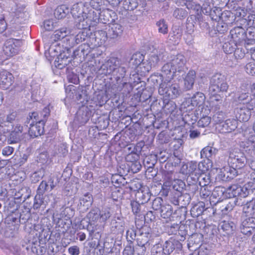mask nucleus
Listing matches in <instances>:
<instances>
[{"instance_id":"obj_1","label":"nucleus","mask_w":255,"mask_h":255,"mask_svg":"<svg viewBox=\"0 0 255 255\" xmlns=\"http://www.w3.org/2000/svg\"><path fill=\"white\" fill-rule=\"evenodd\" d=\"M229 85L225 76L221 74L214 75L210 79L209 92L213 95L220 92H227Z\"/></svg>"},{"instance_id":"obj_2","label":"nucleus","mask_w":255,"mask_h":255,"mask_svg":"<svg viewBox=\"0 0 255 255\" xmlns=\"http://www.w3.org/2000/svg\"><path fill=\"white\" fill-rule=\"evenodd\" d=\"M158 93L166 99H173L178 97L181 91L178 84H171L170 81L165 80L160 84Z\"/></svg>"},{"instance_id":"obj_3","label":"nucleus","mask_w":255,"mask_h":255,"mask_svg":"<svg viewBox=\"0 0 255 255\" xmlns=\"http://www.w3.org/2000/svg\"><path fill=\"white\" fill-rule=\"evenodd\" d=\"M254 187H255V184L249 181L243 186L236 184L232 185L228 188L227 191L230 194V197L233 196V197L246 198L251 195V193L254 194Z\"/></svg>"},{"instance_id":"obj_4","label":"nucleus","mask_w":255,"mask_h":255,"mask_svg":"<svg viewBox=\"0 0 255 255\" xmlns=\"http://www.w3.org/2000/svg\"><path fill=\"white\" fill-rule=\"evenodd\" d=\"M228 162L234 169H241L247 163V158L244 153L238 149L230 151Z\"/></svg>"},{"instance_id":"obj_5","label":"nucleus","mask_w":255,"mask_h":255,"mask_svg":"<svg viewBox=\"0 0 255 255\" xmlns=\"http://www.w3.org/2000/svg\"><path fill=\"white\" fill-rule=\"evenodd\" d=\"M206 97L201 92H196L190 99L186 100L181 105V109H186V111H192L196 107H200L205 102Z\"/></svg>"},{"instance_id":"obj_6","label":"nucleus","mask_w":255,"mask_h":255,"mask_svg":"<svg viewBox=\"0 0 255 255\" xmlns=\"http://www.w3.org/2000/svg\"><path fill=\"white\" fill-rule=\"evenodd\" d=\"M170 62L174 69V72L177 74L185 73L187 70L186 59L184 55L178 54L171 57Z\"/></svg>"},{"instance_id":"obj_7","label":"nucleus","mask_w":255,"mask_h":255,"mask_svg":"<svg viewBox=\"0 0 255 255\" xmlns=\"http://www.w3.org/2000/svg\"><path fill=\"white\" fill-rule=\"evenodd\" d=\"M177 191L175 192L170 199L171 203L175 205L179 206L181 208L185 207L190 202L191 197L189 194H183L176 189Z\"/></svg>"},{"instance_id":"obj_8","label":"nucleus","mask_w":255,"mask_h":255,"mask_svg":"<svg viewBox=\"0 0 255 255\" xmlns=\"http://www.w3.org/2000/svg\"><path fill=\"white\" fill-rule=\"evenodd\" d=\"M254 103L247 106L238 107L234 110L236 118L240 122H247L251 116V111L254 109Z\"/></svg>"},{"instance_id":"obj_9","label":"nucleus","mask_w":255,"mask_h":255,"mask_svg":"<svg viewBox=\"0 0 255 255\" xmlns=\"http://www.w3.org/2000/svg\"><path fill=\"white\" fill-rule=\"evenodd\" d=\"M90 33V29H85L80 31L76 36L70 35L66 38V46L73 47L76 44L86 41L88 34Z\"/></svg>"},{"instance_id":"obj_10","label":"nucleus","mask_w":255,"mask_h":255,"mask_svg":"<svg viewBox=\"0 0 255 255\" xmlns=\"http://www.w3.org/2000/svg\"><path fill=\"white\" fill-rule=\"evenodd\" d=\"M120 65V61L118 58L111 57L100 69L101 73L104 75L113 74L117 67Z\"/></svg>"},{"instance_id":"obj_11","label":"nucleus","mask_w":255,"mask_h":255,"mask_svg":"<svg viewBox=\"0 0 255 255\" xmlns=\"http://www.w3.org/2000/svg\"><path fill=\"white\" fill-rule=\"evenodd\" d=\"M6 224L4 235L8 238L14 237L15 235L16 216L13 214L7 216L5 219Z\"/></svg>"},{"instance_id":"obj_12","label":"nucleus","mask_w":255,"mask_h":255,"mask_svg":"<svg viewBox=\"0 0 255 255\" xmlns=\"http://www.w3.org/2000/svg\"><path fill=\"white\" fill-rule=\"evenodd\" d=\"M90 8L89 2H79L73 5L71 13L75 19L86 15Z\"/></svg>"},{"instance_id":"obj_13","label":"nucleus","mask_w":255,"mask_h":255,"mask_svg":"<svg viewBox=\"0 0 255 255\" xmlns=\"http://www.w3.org/2000/svg\"><path fill=\"white\" fill-rule=\"evenodd\" d=\"M230 35L233 41L235 43H239V45L245 41L247 38L246 31L241 26L236 27L231 30Z\"/></svg>"},{"instance_id":"obj_14","label":"nucleus","mask_w":255,"mask_h":255,"mask_svg":"<svg viewBox=\"0 0 255 255\" xmlns=\"http://www.w3.org/2000/svg\"><path fill=\"white\" fill-rule=\"evenodd\" d=\"M238 127V122L234 119H228L222 122L217 127L222 133H229L235 130Z\"/></svg>"},{"instance_id":"obj_15","label":"nucleus","mask_w":255,"mask_h":255,"mask_svg":"<svg viewBox=\"0 0 255 255\" xmlns=\"http://www.w3.org/2000/svg\"><path fill=\"white\" fill-rule=\"evenodd\" d=\"M218 152V149L212 146H206L204 147L200 151V156L201 158H206L207 159L210 166H212L213 159L215 158Z\"/></svg>"},{"instance_id":"obj_16","label":"nucleus","mask_w":255,"mask_h":255,"mask_svg":"<svg viewBox=\"0 0 255 255\" xmlns=\"http://www.w3.org/2000/svg\"><path fill=\"white\" fill-rule=\"evenodd\" d=\"M44 120H40L38 122H31L30 124L28 132L30 136L34 138L41 135L44 132Z\"/></svg>"},{"instance_id":"obj_17","label":"nucleus","mask_w":255,"mask_h":255,"mask_svg":"<svg viewBox=\"0 0 255 255\" xmlns=\"http://www.w3.org/2000/svg\"><path fill=\"white\" fill-rule=\"evenodd\" d=\"M151 235L149 233L141 232L136 239L137 244L141 250V253L144 254L146 250V248L149 246V239Z\"/></svg>"},{"instance_id":"obj_18","label":"nucleus","mask_w":255,"mask_h":255,"mask_svg":"<svg viewBox=\"0 0 255 255\" xmlns=\"http://www.w3.org/2000/svg\"><path fill=\"white\" fill-rule=\"evenodd\" d=\"M124 27L119 23H113L109 26L107 32L108 36L110 39H116L120 37L124 31Z\"/></svg>"},{"instance_id":"obj_19","label":"nucleus","mask_w":255,"mask_h":255,"mask_svg":"<svg viewBox=\"0 0 255 255\" xmlns=\"http://www.w3.org/2000/svg\"><path fill=\"white\" fill-rule=\"evenodd\" d=\"M207 210L212 211L213 214H214L215 211H216L213 207H209L205 208V203L201 202L192 207L191 209L190 212L191 216L193 218H196L201 215L204 212H206Z\"/></svg>"},{"instance_id":"obj_20","label":"nucleus","mask_w":255,"mask_h":255,"mask_svg":"<svg viewBox=\"0 0 255 255\" xmlns=\"http://www.w3.org/2000/svg\"><path fill=\"white\" fill-rule=\"evenodd\" d=\"M100 13L101 20L105 24L114 22L117 17V14L113 10L106 7L100 12Z\"/></svg>"},{"instance_id":"obj_21","label":"nucleus","mask_w":255,"mask_h":255,"mask_svg":"<svg viewBox=\"0 0 255 255\" xmlns=\"http://www.w3.org/2000/svg\"><path fill=\"white\" fill-rule=\"evenodd\" d=\"M28 242L29 245L26 247V249H28L29 247H30L33 253L38 255H42L45 252L44 247L40 245V241L39 238L37 237L32 240H29Z\"/></svg>"},{"instance_id":"obj_22","label":"nucleus","mask_w":255,"mask_h":255,"mask_svg":"<svg viewBox=\"0 0 255 255\" xmlns=\"http://www.w3.org/2000/svg\"><path fill=\"white\" fill-rule=\"evenodd\" d=\"M143 145V143L142 142L137 143L136 146L134 147L133 150L126 156V161L129 163L138 161L139 158V154Z\"/></svg>"},{"instance_id":"obj_23","label":"nucleus","mask_w":255,"mask_h":255,"mask_svg":"<svg viewBox=\"0 0 255 255\" xmlns=\"http://www.w3.org/2000/svg\"><path fill=\"white\" fill-rule=\"evenodd\" d=\"M111 230L115 234H122L124 232L125 222L119 218L117 220L112 219L111 223Z\"/></svg>"},{"instance_id":"obj_24","label":"nucleus","mask_w":255,"mask_h":255,"mask_svg":"<svg viewBox=\"0 0 255 255\" xmlns=\"http://www.w3.org/2000/svg\"><path fill=\"white\" fill-rule=\"evenodd\" d=\"M89 19L87 18L86 15H83L75 19V25L78 29L82 30L89 29V27L94 26V23L90 22Z\"/></svg>"},{"instance_id":"obj_25","label":"nucleus","mask_w":255,"mask_h":255,"mask_svg":"<svg viewBox=\"0 0 255 255\" xmlns=\"http://www.w3.org/2000/svg\"><path fill=\"white\" fill-rule=\"evenodd\" d=\"M55 186L54 180L51 178L48 179L47 182L42 181L37 188L36 194L43 196L46 191H51Z\"/></svg>"},{"instance_id":"obj_26","label":"nucleus","mask_w":255,"mask_h":255,"mask_svg":"<svg viewBox=\"0 0 255 255\" xmlns=\"http://www.w3.org/2000/svg\"><path fill=\"white\" fill-rule=\"evenodd\" d=\"M150 196L149 190L147 187L139 189L136 194V199L140 202L141 205L147 203L149 200Z\"/></svg>"},{"instance_id":"obj_27","label":"nucleus","mask_w":255,"mask_h":255,"mask_svg":"<svg viewBox=\"0 0 255 255\" xmlns=\"http://www.w3.org/2000/svg\"><path fill=\"white\" fill-rule=\"evenodd\" d=\"M71 61V58L66 55L65 53H60L54 61L55 66L59 69H62L67 66Z\"/></svg>"},{"instance_id":"obj_28","label":"nucleus","mask_w":255,"mask_h":255,"mask_svg":"<svg viewBox=\"0 0 255 255\" xmlns=\"http://www.w3.org/2000/svg\"><path fill=\"white\" fill-rule=\"evenodd\" d=\"M182 34V31L181 28L178 26H174L172 27L170 32L168 38L171 43L173 44L178 43Z\"/></svg>"},{"instance_id":"obj_29","label":"nucleus","mask_w":255,"mask_h":255,"mask_svg":"<svg viewBox=\"0 0 255 255\" xmlns=\"http://www.w3.org/2000/svg\"><path fill=\"white\" fill-rule=\"evenodd\" d=\"M16 45L13 39L7 40L3 47V51L7 57H11L16 53Z\"/></svg>"},{"instance_id":"obj_30","label":"nucleus","mask_w":255,"mask_h":255,"mask_svg":"<svg viewBox=\"0 0 255 255\" xmlns=\"http://www.w3.org/2000/svg\"><path fill=\"white\" fill-rule=\"evenodd\" d=\"M220 229L222 230L227 235H231L236 230V225L232 221H223L220 224Z\"/></svg>"},{"instance_id":"obj_31","label":"nucleus","mask_w":255,"mask_h":255,"mask_svg":"<svg viewBox=\"0 0 255 255\" xmlns=\"http://www.w3.org/2000/svg\"><path fill=\"white\" fill-rule=\"evenodd\" d=\"M180 245V243L174 240L166 241L163 245V253L165 255L171 254L175 250L176 246Z\"/></svg>"},{"instance_id":"obj_32","label":"nucleus","mask_w":255,"mask_h":255,"mask_svg":"<svg viewBox=\"0 0 255 255\" xmlns=\"http://www.w3.org/2000/svg\"><path fill=\"white\" fill-rule=\"evenodd\" d=\"M77 121L81 124H85L89 120V113L86 107H82L76 113Z\"/></svg>"},{"instance_id":"obj_33","label":"nucleus","mask_w":255,"mask_h":255,"mask_svg":"<svg viewBox=\"0 0 255 255\" xmlns=\"http://www.w3.org/2000/svg\"><path fill=\"white\" fill-rule=\"evenodd\" d=\"M238 100L239 102L243 103L244 104H246L247 106H250L251 104L254 103L255 106V100H254L252 96L248 92H242L238 94Z\"/></svg>"},{"instance_id":"obj_34","label":"nucleus","mask_w":255,"mask_h":255,"mask_svg":"<svg viewBox=\"0 0 255 255\" xmlns=\"http://www.w3.org/2000/svg\"><path fill=\"white\" fill-rule=\"evenodd\" d=\"M195 77V72L194 70H190L184 79V87L187 90L193 88Z\"/></svg>"},{"instance_id":"obj_35","label":"nucleus","mask_w":255,"mask_h":255,"mask_svg":"<svg viewBox=\"0 0 255 255\" xmlns=\"http://www.w3.org/2000/svg\"><path fill=\"white\" fill-rule=\"evenodd\" d=\"M69 12L68 7L64 4L59 5L55 9L54 15L58 19H62L66 17Z\"/></svg>"},{"instance_id":"obj_36","label":"nucleus","mask_w":255,"mask_h":255,"mask_svg":"<svg viewBox=\"0 0 255 255\" xmlns=\"http://www.w3.org/2000/svg\"><path fill=\"white\" fill-rule=\"evenodd\" d=\"M108 2H110V1L107 0H91L89 4V6H91L97 11H100L101 12L107 7Z\"/></svg>"},{"instance_id":"obj_37","label":"nucleus","mask_w":255,"mask_h":255,"mask_svg":"<svg viewBox=\"0 0 255 255\" xmlns=\"http://www.w3.org/2000/svg\"><path fill=\"white\" fill-rule=\"evenodd\" d=\"M137 55H132L130 62H132L135 64V66H137L140 69L142 70L143 72H149L151 69V65H149L148 63H145V62H141V59H137Z\"/></svg>"},{"instance_id":"obj_38","label":"nucleus","mask_w":255,"mask_h":255,"mask_svg":"<svg viewBox=\"0 0 255 255\" xmlns=\"http://www.w3.org/2000/svg\"><path fill=\"white\" fill-rule=\"evenodd\" d=\"M30 196L29 189L27 187H22L17 192V203L24 202Z\"/></svg>"},{"instance_id":"obj_39","label":"nucleus","mask_w":255,"mask_h":255,"mask_svg":"<svg viewBox=\"0 0 255 255\" xmlns=\"http://www.w3.org/2000/svg\"><path fill=\"white\" fill-rule=\"evenodd\" d=\"M92 48L86 43L81 44L78 48L74 51V54L80 56H83L84 57L87 56L91 51Z\"/></svg>"},{"instance_id":"obj_40","label":"nucleus","mask_w":255,"mask_h":255,"mask_svg":"<svg viewBox=\"0 0 255 255\" xmlns=\"http://www.w3.org/2000/svg\"><path fill=\"white\" fill-rule=\"evenodd\" d=\"M100 210L98 208H94L87 214V217L91 224H94L100 220Z\"/></svg>"},{"instance_id":"obj_41","label":"nucleus","mask_w":255,"mask_h":255,"mask_svg":"<svg viewBox=\"0 0 255 255\" xmlns=\"http://www.w3.org/2000/svg\"><path fill=\"white\" fill-rule=\"evenodd\" d=\"M183 112L185 113L183 117V120L185 122V123L190 125L191 124H193L195 122H196L197 120V117L195 116V113L192 111H186L185 109H182Z\"/></svg>"},{"instance_id":"obj_42","label":"nucleus","mask_w":255,"mask_h":255,"mask_svg":"<svg viewBox=\"0 0 255 255\" xmlns=\"http://www.w3.org/2000/svg\"><path fill=\"white\" fill-rule=\"evenodd\" d=\"M235 205H240V201H239L238 199H236L233 203L230 202L227 204L222 205V206L220 207V210L222 215H227L229 212L233 210Z\"/></svg>"},{"instance_id":"obj_43","label":"nucleus","mask_w":255,"mask_h":255,"mask_svg":"<svg viewBox=\"0 0 255 255\" xmlns=\"http://www.w3.org/2000/svg\"><path fill=\"white\" fill-rule=\"evenodd\" d=\"M207 183H203L201 181H199V185L200 186V196L201 198L206 199L211 195H212L211 190L209 189L211 186H207Z\"/></svg>"},{"instance_id":"obj_44","label":"nucleus","mask_w":255,"mask_h":255,"mask_svg":"<svg viewBox=\"0 0 255 255\" xmlns=\"http://www.w3.org/2000/svg\"><path fill=\"white\" fill-rule=\"evenodd\" d=\"M95 38L97 39V41L100 45H102L109 38L108 33L104 30H97L94 33Z\"/></svg>"},{"instance_id":"obj_45","label":"nucleus","mask_w":255,"mask_h":255,"mask_svg":"<svg viewBox=\"0 0 255 255\" xmlns=\"http://www.w3.org/2000/svg\"><path fill=\"white\" fill-rule=\"evenodd\" d=\"M0 83L8 86L11 84V75L5 70H0Z\"/></svg>"},{"instance_id":"obj_46","label":"nucleus","mask_w":255,"mask_h":255,"mask_svg":"<svg viewBox=\"0 0 255 255\" xmlns=\"http://www.w3.org/2000/svg\"><path fill=\"white\" fill-rule=\"evenodd\" d=\"M86 16H87V18L90 19V22L94 23V25L96 23H97L100 19L101 20L100 12H95L90 7L89 9V11L87 12Z\"/></svg>"},{"instance_id":"obj_47","label":"nucleus","mask_w":255,"mask_h":255,"mask_svg":"<svg viewBox=\"0 0 255 255\" xmlns=\"http://www.w3.org/2000/svg\"><path fill=\"white\" fill-rule=\"evenodd\" d=\"M156 26L158 28L159 33L164 35L168 33V26L167 22L164 19H161L156 22Z\"/></svg>"},{"instance_id":"obj_48","label":"nucleus","mask_w":255,"mask_h":255,"mask_svg":"<svg viewBox=\"0 0 255 255\" xmlns=\"http://www.w3.org/2000/svg\"><path fill=\"white\" fill-rule=\"evenodd\" d=\"M160 210L161 217L164 219L170 218L173 213L172 207L169 204L163 205Z\"/></svg>"},{"instance_id":"obj_49","label":"nucleus","mask_w":255,"mask_h":255,"mask_svg":"<svg viewBox=\"0 0 255 255\" xmlns=\"http://www.w3.org/2000/svg\"><path fill=\"white\" fill-rule=\"evenodd\" d=\"M126 68L125 67L121 66L120 65L117 67L113 75L115 77V79L118 82L121 79H123L126 73Z\"/></svg>"},{"instance_id":"obj_50","label":"nucleus","mask_w":255,"mask_h":255,"mask_svg":"<svg viewBox=\"0 0 255 255\" xmlns=\"http://www.w3.org/2000/svg\"><path fill=\"white\" fill-rule=\"evenodd\" d=\"M198 173L197 162L191 161L186 164L185 174L194 175V173Z\"/></svg>"},{"instance_id":"obj_51","label":"nucleus","mask_w":255,"mask_h":255,"mask_svg":"<svg viewBox=\"0 0 255 255\" xmlns=\"http://www.w3.org/2000/svg\"><path fill=\"white\" fill-rule=\"evenodd\" d=\"M241 201V200H240ZM243 206V210L245 213H250L255 210V201L254 198L247 201L245 204L240 202V205Z\"/></svg>"},{"instance_id":"obj_52","label":"nucleus","mask_w":255,"mask_h":255,"mask_svg":"<svg viewBox=\"0 0 255 255\" xmlns=\"http://www.w3.org/2000/svg\"><path fill=\"white\" fill-rule=\"evenodd\" d=\"M46 199L48 201V204H50L51 209H57L58 206H60V205H58L60 202L59 198L56 197L54 195L50 194L46 195Z\"/></svg>"},{"instance_id":"obj_53","label":"nucleus","mask_w":255,"mask_h":255,"mask_svg":"<svg viewBox=\"0 0 255 255\" xmlns=\"http://www.w3.org/2000/svg\"><path fill=\"white\" fill-rule=\"evenodd\" d=\"M226 191V189L223 187H216L212 192V197L221 199L226 196L224 195Z\"/></svg>"},{"instance_id":"obj_54","label":"nucleus","mask_w":255,"mask_h":255,"mask_svg":"<svg viewBox=\"0 0 255 255\" xmlns=\"http://www.w3.org/2000/svg\"><path fill=\"white\" fill-rule=\"evenodd\" d=\"M138 5L137 0H125L123 2V7L127 10H133Z\"/></svg>"},{"instance_id":"obj_55","label":"nucleus","mask_w":255,"mask_h":255,"mask_svg":"<svg viewBox=\"0 0 255 255\" xmlns=\"http://www.w3.org/2000/svg\"><path fill=\"white\" fill-rule=\"evenodd\" d=\"M67 29L66 28H62L60 29L57 30L54 32V36L55 40H60L64 39V42L66 44V38L69 36L67 35Z\"/></svg>"},{"instance_id":"obj_56","label":"nucleus","mask_w":255,"mask_h":255,"mask_svg":"<svg viewBox=\"0 0 255 255\" xmlns=\"http://www.w3.org/2000/svg\"><path fill=\"white\" fill-rule=\"evenodd\" d=\"M233 13L229 10H226L222 12V15L220 17V20L231 24L234 20Z\"/></svg>"},{"instance_id":"obj_57","label":"nucleus","mask_w":255,"mask_h":255,"mask_svg":"<svg viewBox=\"0 0 255 255\" xmlns=\"http://www.w3.org/2000/svg\"><path fill=\"white\" fill-rule=\"evenodd\" d=\"M86 43L88 44L90 47L94 49L95 47L100 46L99 43L97 40V39L95 38L94 33H92L90 31V33L88 34L87 38H86Z\"/></svg>"},{"instance_id":"obj_58","label":"nucleus","mask_w":255,"mask_h":255,"mask_svg":"<svg viewBox=\"0 0 255 255\" xmlns=\"http://www.w3.org/2000/svg\"><path fill=\"white\" fill-rule=\"evenodd\" d=\"M237 45H239V43H235L233 41V43H225L223 45V49L226 54H231L234 53L236 47H237Z\"/></svg>"},{"instance_id":"obj_59","label":"nucleus","mask_w":255,"mask_h":255,"mask_svg":"<svg viewBox=\"0 0 255 255\" xmlns=\"http://www.w3.org/2000/svg\"><path fill=\"white\" fill-rule=\"evenodd\" d=\"M241 146L246 151H253L255 149V141L249 139L247 140L242 141Z\"/></svg>"},{"instance_id":"obj_60","label":"nucleus","mask_w":255,"mask_h":255,"mask_svg":"<svg viewBox=\"0 0 255 255\" xmlns=\"http://www.w3.org/2000/svg\"><path fill=\"white\" fill-rule=\"evenodd\" d=\"M135 130L133 128H128L125 132V137L128 142L133 141L136 137Z\"/></svg>"},{"instance_id":"obj_61","label":"nucleus","mask_w":255,"mask_h":255,"mask_svg":"<svg viewBox=\"0 0 255 255\" xmlns=\"http://www.w3.org/2000/svg\"><path fill=\"white\" fill-rule=\"evenodd\" d=\"M222 10L220 7H215L212 8L211 13L209 14L211 18L215 21L220 20V17L222 15Z\"/></svg>"},{"instance_id":"obj_62","label":"nucleus","mask_w":255,"mask_h":255,"mask_svg":"<svg viewBox=\"0 0 255 255\" xmlns=\"http://www.w3.org/2000/svg\"><path fill=\"white\" fill-rule=\"evenodd\" d=\"M173 15L177 19H181L187 16V12L183 8H177L174 10Z\"/></svg>"},{"instance_id":"obj_63","label":"nucleus","mask_w":255,"mask_h":255,"mask_svg":"<svg viewBox=\"0 0 255 255\" xmlns=\"http://www.w3.org/2000/svg\"><path fill=\"white\" fill-rule=\"evenodd\" d=\"M248 42L245 41V49L247 53H250L251 55L252 52L255 50V39L251 38Z\"/></svg>"},{"instance_id":"obj_64","label":"nucleus","mask_w":255,"mask_h":255,"mask_svg":"<svg viewBox=\"0 0 255 255\" xmlns=\"http://www.w3.org/2000/svg\"><path fill=\"white\" fill-rule=\"evenodd\" d=\"M243 227H247L255 230V218L248 217L245 219L242 222Z\"/></svg>"}]
</instances>
